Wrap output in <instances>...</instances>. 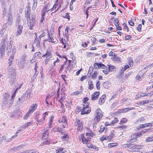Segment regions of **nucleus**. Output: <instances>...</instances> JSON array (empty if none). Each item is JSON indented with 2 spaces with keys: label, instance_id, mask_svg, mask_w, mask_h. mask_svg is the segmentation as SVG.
Wrapping results in <instances>:
<instances>
[{
  "label": "nucleus",
  "instance_id": "37998d69",
  "mask_svg": "<svg viewBox=\"0 0 153 153\" xmlns=\"http://www.w3.org/2000/svg\"><path fill=\"white\" fill-rule=\"evenodd\" d=\"M125 70L122 67L121 68L119 71V74L120 76H122L124 74V72Z\"/></svg>",
  "mask_w": 153,
  "mask_h": 153
},
{
  "label": "nucleus",
  "instance_id": "bb28decb",
  "mask_svg": "<svg viewBox=\"0 0 153 153\" xmlns=\"http://www.w3.org/2000/svg\"><path fill=\"white\" fill-rule=\"evenodd\" d=\"M65 150L64 149L60 147L56 151V153H64Z\"/></svg>",
  "mask_w": 153,
  "mask_h": 153
},
{
  "label": "nucleus",
  "instance_id": "f03ea898",
  "mask_svg": "<svg viewBox=\"0 0 153 153\" xmlns=\"http://www.w3.org/2000/svg\"><path fill=\"white\" fill-rule=\"evenodd\" d=\"M8 70L9 78L11 79H15L16 76V70L11 66L10 64L9 65Z\"/></svg>",
  "mask_w": 153,
  "mask_h": 153
},
{
  "label": "nucleus",
  "instance_id": "79ce46f5",
  "mask_svg": "<svg viewBox=\"0 0 153 153\" xmlns=\"http://www.w3.org/2000/svg\"><path fill=\"white\" fill-rule=\"evenodd\" d=\"M127 121V119L126 118H123L121 119L120 122V124H122L124 123H126Z\"/></svg>",
  "mask_w": 153,
  "mask_h": 153
},
{
  "label": "nucleus",
  "instance_id": "39448f33",
  "mask_svg": "<svg viewBox=\"0 0 153 153\" xmlns=\"http://www.w3.org/2000/svg\"><path fill=\"white\" fill-rule=\"evenodd\" d=\"M59 122L60 125L63 128H64L67 126V120L66 117H62V118L59 120Z\"/></svg>",
  "mask_w": 153,
  "mask_h": 153
},
{
  "label": "nucleus",
  "instance_id": "7ed1b4c3",
  "mask_svg": "<svg viewBox=\"0 0 153 153\" xmlns=\"http://www.w3.org/2000/svg\"><path fill=\"white\" fill-rule=\"evenodd\" d=\"M27 25L29 27V29L31 30L33 29L36 24L35 18L32 17L31 19H27Z\"/></svg>",
  "mask_w": 153,
  "mask_h": 153
},
{
  "label": "nucleus",
  "instance_id": "20e7f679",
  "mask_svg": "<svg viewBox=\"0 0 153 153\" xmlns=\"http://www.w3.org/2000/svg\"><path fill=\"white\" fill-rule=\"evenodd\" d=\"M103 116L102 112L100 109H97L96 111L94 120L98 123Z\"/></svg>",
  "mask_w": 153,
  "mask_h": 153
},
{
  "label": "nucleus",
  "instance_id": "cd10ccee",
  "mask_svg": "<svg viewBox=\"0 0 153 153\" xmlns=\"http://www.w3.org/2000/svg\"><path fill=\"white\" fill-rule=\"evenodd\" d=\"M143 146L140 145H138L136 144L134 149H137L138 151H138V150L140 149H142V151H143V149L142 148Z\"/></svg>",
  "mask_w": 153,
  "mask_h": 153
},
{
  "label": "nucleus",
  "instance_id": "0e129e2a",
  "mask_svg": "<svg viewBox=\"0 0 153 153\" xmlns=\"http://www.w3.org/2000/svg\"><path fill=\"white\" fill-rule=\"evenodd\" d=\"M122 146L124 148H129L130 149V144H124Z\"/></svg>",
  "mask_w": 153,
  "mask_h": 153
},
{
  "label": "nucleus",
  "instance_id": "ddd939ff",
  "mask_svg": "<svg viewBox=\"0 0 153 153\" xmlns=\"http://www.w3.org/2000/svg\"><path fill=\"white\" fill-rule=\"evenodd\" d=\"M94 135V133L91 130L88 128L86 129L85 136L92 137Z\"/></svg>",
  "mask_w": 153,
  "mask_h": 153
},
{
  "label": "nucleus",
  "instance_id": "052dcab7",
  "mask_svg": "<svg viewBox=\"0 0 153 153\" xmlns=\"http://www.w3.org/2000/svg\"><path fill=\"white\" fill-rule=\"evenodd\" d=\"M114 136V134L112 133H111L109 136H108L109 138V141H111L113 137Z\"/></svg>",
  "mask_w": 153,
  "mask_h": 153
},
{
  "label": "nucleus",
  "instance_id": "5701e85b",
  "mask_svg": "<svg viewBox=\"0 0 153 153\" xmlns=\"http://www.w3.org/2000/svg\"><path fill=\"white\" fill-rule=\"evenodd\" d=\"M5 49V47L0 46V51L1 57H3L4 55Z\"/></svg>",
  "mask_w": 153,
  "mask_h": 153
},
{
  "label": "nucleus",
  "instance_id": "72a5a7b5",
  "mask_svg": "<svg viewBox=\"0 0 153 153\" xmlns=\"http://www.w3.org/2000/svg\"><path fill=\"white\" fill-rule=\"evenodd\" d=\"M7 38H4L1 42L0 44V46L3 47H5V41L6 40Z\"/></svg>",
  "mask_w": 153,
  "mask_h": 153
},
{
  "label": "nucleus",
  "instance_id": "c85d7f7f",
  "mask_svg": "<svg viewBox=\"0 0 153 153\" xmlns=\"http://www.w3.org/2000/svg\"><path fill=\"white\" fill-rule=\"evenodd\" d=\"M45 16H41V18L40 20V27H42L43 26L45 22Z\"/></svg>",
  "mask_w": 153,
  "mask_h": 153
},
{
  "label": "nucleus",
  "instance_id": "b1692460",
  "mask_svg": "<svg viewBox=\"0 0 153 153\" xmlns=\"http://www.w3.org/2000/svg\"><path fill=\"white\" fill-rule=\"evenodd\" d=\"M81 138L83 144H85L86 145L88 142H89L88 140L86 139L85 137L82 134L81 135Z\"/></svg>",
  "mask_w": 153,
  "mask_h": 153
},
{
  "label": "nucleus",
  "instance_id": "473e14b6",
  "mask_svg": "<svg viewBox=\"0 0 153 153\" xmlns=\"http://www.w3.org/2000/svg\"><path fill=\"white\" fill-rule=\"evenodd\" d=\"M55 6H56L57 8V9H56L54 11V12H56L61 7V4H55L53 5V7H54Z\"/></svg>",
  "mask_w": 153,
  "mask_h": 153
},
{
  "label": "nucleus",
  "instance_id": "864d4df0",
  "mask_svg": "<svg viewBox=\"0 0 153 153\" xmlns=\"http://www.w3.org/2000/svg\"><path fill=\"white\" fill-rule=\"evenodd\" d=\"M37 63L36 62L35 63V67L34 68V70L35 71V74H37L38 73V72H37V69L38 68V67L37 65Z\"/></svg>",
  "mask_w": 153,
  "mask_h": 153
},
{
  "label": "nucleus",
  "instance_id": "69168bd1",
  "mask_svg": "<svg viewBox=\"0 0 153 153\" xmlns=\"http://www.w3.org/2000/svg\"><path fill=\"white\" fill-rule=\"evenodd\" d=\"M86 146L89 148H93V146L92 144L88 142L86 144Z\"/></svg>",
  "mask_w": 153,
  "mask_h": 153
},
{
  "label": "nucleus",
  "instance_id": "412c9836",
  "mask_svg": "<svg viewBox=\"0 0 153 153\" xmlns=\"http://www.w3.org/2000/svg\"><path fill=\"white\" fill-rule=\"evenodd\" d=\"M45 120H44V118H42L41 119H38L37 120L36 122L37 123H36V124L37 125H41L42 124H44L45 123Z\"/></svg>",
  "mask_w": 153,
  "mask_h": 153
},
{
  "label": "nucleus",
  "instance_id": "a19ab883",
  "mask_svg": "<svg viewBox=\"0 0 153 153\" xmlns=\"http://www.w3.org/2000/svg\"><path fill=\"white\" fill-rule=\"evenodd\" d=\"M147 94H147L146 93H143L140 94H137V96L138 98H140L141 97L146 96H147Z\"/></svg>",
  "mask_w": 153,
  "mask_h": 153
},
{
  "label": "nucleus",
  "instance_id": "dca6fc26",
  "mask_svg": "<svg viewBox=\"0 0 153 153\" xmlns=\"http://www.w3.org/2000/svg\"><path fill=\"white\" fill-rule=\"evenodd\" d=\"M72 29V28L70 29L69 27H67L65 30V35L67 40H68L69 37V30H71Z\"/></svg>",
  "mask_w": 153,
  "mask_h": 153
},
{
  "label": "nucleus",
  "instance_id": "603ef678",
  "mask_svg": "<svg viewBox=\"0 0 153 153\" xmlns=\"http://www.w3.org/2000/svg\"><path fill=\"white\" fill-rule=\"evenodd\" d=\"M126 128V125L120 126L117 127L118 129H120L121 130L125 129Z\"/></svg>",
  "mask_w": 153,
  "mask_h": 153
},
{
  "label": "nucleus",
  "instance_id": "1a4fd4ad",
  "mask_svg": "<svg viewBox=\"0 0 153 153\" xmlns=\"http://www.w3.org/2000/svg\"><path fill=\"white\" fill-rule=\"evenodd\" d=\"M52 31H50L48 33V39L47 41L50 42L52 43H55L56 40V38H54L52 35Z\"/></svg>",
  "mask_w": 153,
  "mask_h": 153
},
{
  "label": "nucleus",
  "instance_id": "e433bc0d",
  "mask_svg": "<svg viewBox=\"0 0 153 153\" xmlns=\"http://www.w3.org/2000/svg\"><path fill=\"white\" fill-rule=\"evenodd\" d=\"M69 138V136L67 134H65L64 136L61 137V139L63 140L67 141Z\"/></svg>",
  "mask_w": 153,
  "mask_h": 153
},
{
  "label": "nucleus",
  "instance_id": "4d7b16f0",
  "mask_svg": "<svg viewBox=\"0 0 153 153\" xmlns=\"http://www.w3.org/2000/svg\"><path fill=\"white\" fill-rule=\"evenodd\" d=\"M102 71H103L104 73L106 74H108L109 72L108 69H107H107H104V70H102Z\"/></svg>",
  "mask_w": 153,
  "mask_h": 153
},
{
  "label": "nucleus",
  "instance_id": "0eeeda50",
  "mask_svg": "<svg viewBox=\"0 0 153 153\" xmlns=\"http://www.w3.org/2000/svg\"><path fill=\"white\" fill-rule=\"evenodd\" d=\"M16 22L18 26L16 28L17 31L16 33V35L18 36H20L22 33L23 26L20 23L19 20H18Z\"/></svg>",
  "mask_w": 153,
  "mask_h": 153
},
{
  "label": "nucleus",
  "instance_id": "8fccbe9b",
  "mask_svg": "<svg viewBox=\"0 0 153 153\" xmlns=\"http://www.w3.org/2000/svg\"><path fill=\"white\" fill-rule=\"evenodd\" d=\"M49 134V132L48 130H46L43 133V138H44L45 137H47Z\"/></svg>",
  "mask_w": 153,
  "mask_h": 153
},
{
  "label": "nucleus",
  "instance_id": "09e8293b",
  "mask_svg": "<svg viewBox=\"0 0 153 153\" xmlns=\"http://www.w3.org/2000/svg\"><path fill=\"white\" fill-rule=\"evenodd\" d=\"M30 112L29 111L25 115L24 117V119L26 120L30 116V114H31Z\"/></svg>",
  "mask_w": 153,
  "mask_h": 153
},
{
  "label": "nucleus",
  "instance_id": "49530a36",
  "mask_svg": "<svg viewBox=\"0 0 153 153\" xmlns=\"http://www.w3.org/2000/svg\"><path fill=\"white\" fill-rule=\"evenodd\" d=\"M146 142H150L153 141V136L151 137H147L146 140Z\"/></svg>",
  "mask_w": 153,
  "mask_h": 153
},
{
  "label": "nucleus",
  "instance_id": "3c124183",
  "mask_svg": "<svg viewBox=\"0 0 153 153\" xmlns=\"http://www.w3.org/2000/svg\"><path fill=\"white\" fill-rule=\"evenodd\" d=\"M17 134H16H16L13 136H12V137H11L10 138L7 139V142H9L11 140V139H14V138H16L17 136Z\"/></svg>",
  "mask_w": 153,
  "mask_h": 153
},
{
  "label": "nucleus",
  "instance_id": "2f4dec72",
  "mask_svg": "<svg viewBox=\"0 0 153 153\" xmlns=\"http://www.w3.org/2000/svg\"><path fill=\"white\" fill-rule=\"evenodd\" d=\"M108 70L109 71V72L110 71L112 72L114 71V70L115 68V67L111 65H108Z\"/></svg>",
  "mask_w": 153,
  "mask_h": 153
},
{
  "label": "nucleus",
  "instance_id": "f3484780",
  "mask_svg": "<svg viewBox=\"0 0 153 153\" xmlns=\"http://www.w3.org/2000/svg\"><path fill=\"white\" fill-rule=\"evenodd\" d=\"M37 104L36 103L33 104L30 107L29 111L32 113L37 108Z\"/></svg>",
  "mask_w": 153,
  "mask_h": 153
},
{
  "label": "nucleus",
  "instance_id": "a211bd4d",
  "mask_svg": "<svg viewBox=\"0 0 153 153\" xmlns=\"http://www.w3.org/2000/svg\"><path fill=\"white\" fill-rule=\"evenodd\" d=\"M100 94V92L99 91L95 92L91 96V99L92 100H96Z\"/></svg>",
  "mask_w": 153,
  "mask_h": 153
},
{
  "label": "nucleus",
  "instance_id": "58836bf2",
  "mask_svg": "<svg viewBox=\"0 0 153 153\" xmlns=\"http://www.w3.org/2000/svg\"><path fill=\"white\" fill-rule=\"evenodd\" d=\"M4 102H6L8 100L9 97L10 95L7 94H4Z\"/></svg>",
  "mask_w": 153,
  "mask_h": 153
},
{
  "label": "nucleus",
  "instance_id": "13d9d810",
  "mask_svg": "<svg viewBox=\"0 0 153 153\" xmlns=\"http://www.w3.org/2000/svg\"><path fill=\"white\" fill-rule=\"evenodd\" d=\"M99 66L101 68L103 69H107V67L103 64H102L101 63H99Z\"/></svg>",
  "mask_w": 153,
  "mask_h": 153
},
{
  "label": "nucleus",
  "instance_id": "c756f323",
  "mask_svg": "<svg viewBox=\"0 0 153 153\" xmlns=\"http://www.w3.org/2000/svg\"><path fill=\"white\" fill-rule=\"evenodd\" d=\"M134 109L133 107L131 108H123L122 111V113H124L127 112L128 111H129L130 110H133Z\"/></svg>",
  "mask_w": 153,
  "mask_h": 153
},
{
  "label": "nucleus",
  "instance_id": "680f3d73",
  "mask_svg": "<svg viewBox=\"0 0 153 153\" xmlns=\"http://www.w3.org/2000/svg\"><path fill=\"white\" fill-rule=\"evenodd\" d=\"M123 25L124 26L125 29H126L127 31H128L129 30V29L126 24L125 23H124L123 24Z\"/></svg>",
  "mask_w": 153,
  "mask_h": 153
},
{
  "label": "nucleus",
  "instance_id": "bf43d9fd",
  "mask_svg": "<svg viewBox=\"0 0 153 153\" xmlns=\"http://www.w3.org/2000/svg\"><path fill=\"white\" fill-rule=\"evenodd\" d=\"M142 77V74L140 73H139L137 74L136 77V78L137 79H139L141 78Z\"/></svg>",
  "mask_w": 153,
  "mask_h": 153
},
{
  "label": "nucleus",
  "instance_id": "6e6d98bb",
  "mask_svg": "<svg viewBox=\"0 0 153 153\" xmlns=\"http://www.w3.org/2000/svg\"><path fill=\"white\" fill-rule=\"evenodd\" d=\"M89 105L88 102H87L86 101L84 102L83 105V108H89L88 107Z\"/></svg>",
  "mask_w": 153,
  "mask_h": 153
},
{
  "label": "nucleus",
  "instance_id": "aec40b11",
  "mask_svg": "<svg viewBox=\"0 0 153 153\" xmlns=\"http://www.w3.org/2000/svg\"><path fill=\"white\" fill-rule=\"evenodd\" d=\"M119 121V120L116 118H114V120L111 121L109 122H107V123H106L105 125L106 126L110 125L111 124H114L115 123H117Z\"/></svg>",
  "mask_w": 153,
  "mask_h": 153
},
{
  "label": "nucleus",
  "instance_id": "4468645a",
  "mask_svg": "<svg viewBox=\"0 0 153 153\" xmlns=\"http://www.w3.org/2000/svg\"><path fill=\"white\" fill-rule=\"evenodd\" d=\"M26 55H23L22 56L20 61V65L22 66L24 65L26 62Z\"/></svg>",
  "mask_w": 153,
  "mask_h": 153
},
{
  "label": "nucleus",
  "instance_id": "c03bdc74",
  "mask_svg": "<svg viewBox=\"0 0 153 153\" xmlns=\"http://www.w3.org/2000/svg\"><path fill=\"white\" fill-rule=\"evenodd\" d=\"M114 22L116 27L117 25H119V20L117 18L115 19L114 21Z\"/></svg>",
  "mask_w": 153,
  "mask_h": 153
},
{
  "label": "nucleus",
  "instance_id": "7c9ffc66",
  "mask_svg": "<svg viewBox=\"0 0 153 153\" xmlns=\"http://www.w3.org/2000/svg\"><path fill=\"white\" fill-rule=\"evenodd\" d=\"M14 55H13V54H12L11 55L9 58V59H8V60L9 61V62H8V63L10 64L11 65V64H12V62H13V59L14 58Z\"/></svg>",
  "mask_w": 153,
  "mask_h": 153
},
{
  "label": "nucleus",
  "instance_id": "f8f14e48",
  "mask_svg": "<svg viewBox=\"0 0 153 153\" xmlns=\"http://www.w3.org/2000/svg\"><path fill=\"white\" fill-rule=\"evenodd\" d=\"M40 41L41 40L38 39V38L37 39H36L33 43V46H35L38 48H39L40 47Z\"/></svg>",
  "mask_w": 153,
  "mask_h": 153
},
{
  "label": "nucleus",
  "instance_id": "e2e57ef3",
  "mask_svg": "<svg viewBox=\"0 0 153 153\" xmlns=\"http://www.w3.org/2000/svg\"><path fill=\"white\" fill-rule=\"evenodd\" d=\"M100 82L99 81H98L97 82V83H96V87H97V89L99 90L100 89Z\"/></svg>",
  "mask_w": 153,
  "mask_h": 153
},
{
  "label": "nucleus",
  "instance_id": "ea45409f",
  "mask_svg": "<svg viewBox=\"0 0 153 153\" xmlns=\"http://www.w3.org/2000/svg\"><path fill=\"white\" fill-rule=\"evenodd\" d=\"M64 68H65L66 70H68V68L70 66L69 63H67V62H65V63L63 64Z\"/></svg>",
  "mask_w": 153,
  "mask_h": 153
},
{
  "label": "nucleus",
  "instance_id": "6e6552de",
  "mask_svg": "<svg viewBox=\"0 0 153 153\" xmlns=\"http://www.w3.org/2000/svg\"><path fill=\"white\" fill-rule=\"evenodd\" d=\"M50 4H47L45 7L43 8L42 10L41 16H45L46 13L48 12L50 10Z\"/></svg>",
  "mask_w": 153,
  "mask_h": 153
},
{
  "label": "nucleus",
  "instance_id": "c9c22d12",
  "mask_svg": "<svg viewBox=\"0 0 153 153\" xmlns=\"http://www.w3.org/2000/svg\"><path fill=\"white\" fill-rule=\"evenodd\" d=\"M7 20L8 22H7L8 23V24L10 26L12 25L13 21L12 17L10 16L8 18Z\"/></svg>",
  "mask_w": 153,
  "mask_h": 153
},
{
  "label": "nucleus",
  "instance_id": "338daca9",
  "mask_svg": "<svg viewBox=\"0 0 153 153\" xmlns=\"http://www.w3.org/2000/svg\"><path fill=\"white\" fill-rule=\"evenodd\" d=\"M104 127L102 126L100 127V129L99 130V131L100 132H102L104 130Z\"/></svg>",
  "mask_w": 153,
  "mask_h": 153
},
{
  "label": "nucleus",
  "instance_id": "4c0bfd02",
  "mask_svg": "<svg viewBox=\"0 0 153 153\" xmlns=\"http://www.w3.org/2000/svg\"><path fill=\"white\" fill-rule=\"evenodd\" d=\"M89 85L88 89L91 90L94 88L93 83L92 81H91L88 82Z\"/></svg>",
  "mask_w": 153,
  "mask_h": 153
},
{
  "label": "nucleus",
  "instance_id": "de8ad7c7",
  "mask_svg": "<svg viewBox=\"0 0 153 153\" xmlns=\"http://www.w3.org/2000/svg\"><path fill=\"white\" fill-rule=\"evenodd\" d=\"M128 63L131 67L133 65V62L132 59L130 58L128 60Z\"/></svg>",
  "mask_w": 153,
  "mask_h": 153
},
{
  "label": "nucleus",
  "instance_id": "393cba45",
  "mask_svg": "<svg viewBox=\"0 0 153 153\" xmlns=\"http://www.w3.org/2000/svg\"><path fill=\"white\" fill-rule=\"evenodd\" d=\"M93 70L94 68L92 66H91L89 67L88 71L87 74V76L88 77H90L91 76V74L93 72Z\"/></svg>",
  "mask_w": 153,
  "mask_h": 153
},
{
  "label": "nucleus",
  "instance_id": "f704fd0d",
  "mask_svg": "<svg viewBox=\"0 0 153 153\" xmlns=\"http://www.w3.org/2000/svg\"><path fill=\"white\" fill-rule=\"evenodd\" d=\"M152 126V124L151 123H146L144 124H143L142 125H141V126H142V127H140V128H143L146 127H151Z\"/></svg>",
  "mask_w": 153,
  "mask_h": 153
},
{
  "label": "nucleus",
  "instance_id": "6ab92c4d",
  "mask_svg": "<svg viewBox=\"0 0 153 153\" xmlns=\"http://www.w3.org/2000/svg\"><path fill=\"white\" fill-rule=\"evenodd\" d=\"M106 97L105 95H102L100 97L99 101V103L100 105H102L105 102Z\"/></svg>",
  "mask_w": 153,
  "mask_h": 153
},
{
  "label": "nucleus",
  "instance_id": "5fc2aeb1",
  "mask_svg": "<svg viewBox=\"0 0 153 153\" xmlns=\"http://www.w3.org/2000/svg\"><path fill=\"white\" fill-rule=\"evenodd\" d=\"M111 59L113 61H117V60L118 59H119L118 60H120L119 59V57L118 56H115H115H114V57H111Z\"/></svg>",
  "mask_w": 153,
  "mask_h": 153
},
{
  "label": "nucleus",
  "instance_id": "9d476101",
  "mask_svg": "<svg viewBox=\"0 0 153 153\" xmlns=\"http://www.w3.org/2000/svg\"><path fill=\"white\" fill-rule=\"evenodd\" d=\"M54 118L53 116H52L50 117L48 121V125L49 128H51L54 127Z\"/></svg>",
  "mask_w": 153,
  "mask_h": 153
},
{
  "label": "nucleus",
  "instance_id": "9b49d317",
  "mask_svg": "<svg viewBox=\"0 0 153 153\" xmlns=\"http://www.w3.org/2000/svg\"><path fill=\"white\" fill-rule=\"evenodd\" d=\"M91 111V109L90 108H83L82 109L81 114H85L89 113Z\"/></svg>",
  "mask_w": 153,
  "mask_h": 153
},
{
  "label": "nucleus",
  "instance_id": "a18cd8bd",
  "mask_svg": "<svg viewBox=\"0 0 153 153\" xmlns=\"http://www.w3.org/2000/svg\"><path fill=\"white\" fill-rule=\"evenodd\" d=\"M97 75V72L96 71H94V73L91 76V78L93 79H95Z\"/></svg>",
  "mask_w": 153,
  "mask_h": 153
},
{
  "label": "nucleus",
  "instance_id": "774afa93",
  "mask_svg": "<svg viewBox=\"0 0 153 153\" xmlns=\"http://www.w3.org/2000/svg\"><path fill=\"white\" fill-rule=\"evenodd\" d=\"M65 98V93L62 92L61 94V99L62 100H63Z\"/></svg>",
  "mask_w": 153,
  "mask_h": 153
},
{
  "label": "nucleus",
  "instance_id": "f257e3e1",
  "mask_svg": "<svg viewBox=\"0 0 153 153\" xmlns=\"http://www.w3.org/2000/svg\"><path fill=\"white\" fill-rule=\"evenodd\" d=\"M13 41H10L7 43L6 47L7 52L8 55L10 54V53L12 51V54L14 55L16 51L17 47L16 46L13 44Z\"/></svg>",
  "mask_w": 153,
  "mask_h": 153
},
{
  "label": "nucleus",
  "instance_id": "423d86ee",
  "mask_svg": "<svg viewBox=\"0 0 153 153\" xmlns=\"http://www.w3.org/2000/svg\"><path fill=\"white\" fill-rule=\"evenodd\" d=\"M77 130L79 131H81L83 129V124L79 119H76L74 124Z\"/></svg>",
  "mask_w": 153,
  "mask_h": 153
},
{
  "label": "nucleus",
  "instance_id": "a878e982",
  "mask_svg": "<svg viewBox=\"0 0 153 153\" xmlns=\"http://www.w3.org/2000/svg\"><path fill=\"white\" fill-rule=\"evenodd\" d=\"M33 120H31L30 122H28L27 123H25V124L22 126V127L23 128H25L26 127L28 126L31 125L33 123Z\"/></svg>",
  "mask_w": 153,
  "mask_h": 153
},
{
  "label": "nucleus",
  "instance_id": "4be33fe9",
  "mask_svg": "<svg viewBox=\"0 0 153 153\" xmlns=\"http://www.w3.org/2000/svg\"><path fill=\"white\" fill-rule=\"evenodd\" d=\"M30 10L28 8L26 12L25 13V16L26 18L27 19H30Z\"/></svg>",
  "mask_w": 153,
  "mask_h": 153
},
{
  "label": "nucleus",
  "instance_id": "2eb2a0df",
  "mask_svg": "<svg viewBox=\"0 0 153 153\" xmlns=\"http://www.w3.org/2000/svg\"><path fill=\"white\" fill-rule=\"evenodd\" d=\"M52 55L51 53L49 51H47L45 54L42 56V57H46V61H48L51 57Z\"/></svg>",
  "mask_w": 153,
  "mask_h": 153
}]
</instances>
